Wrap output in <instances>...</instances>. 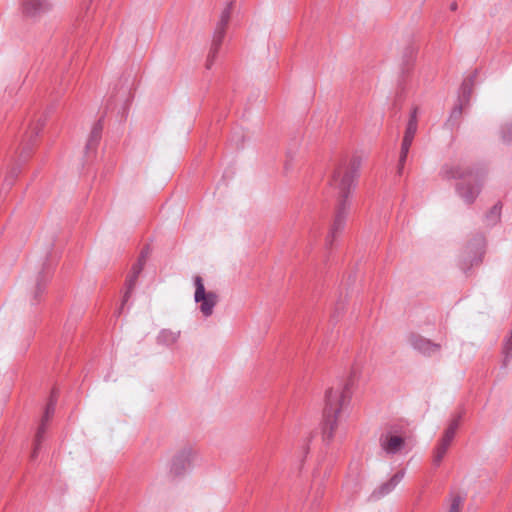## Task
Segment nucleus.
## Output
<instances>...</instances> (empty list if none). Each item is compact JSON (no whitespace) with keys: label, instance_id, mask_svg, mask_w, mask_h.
<instances>
[{"label":"nucleus","instance_id":"nucleus-2","mask_svg":"<svg viewBox=\"0 0 512 512\" xmlns=\"http://www.w3.org/2000/svg\"><path fill=\"white\" fill-rule=\"evenodd\" d=\"M353 382V376H351L344 386L331 388L326 392V405L322 422V438L326 443L331 442L334 438L339 414L350 401Z\"/></svg>","mask_w":512,"mask_h":512},{"label":"nucleus","instance_id":"nucleus-16","mask_svg":"<svg viewBox=\"0 0 512 512\" xmlns=\"http://www.w3.org/2000/svg\"><path fill=\"white\" fill-rule=\"evenodd\" d=\"M102 130H103V122H102V118H100L92 127L91 129V132H90V135H89V138L87 140V143H86V149L88 151L90 150H94L100 139H101V135H102Z\"/></svg>","mask_w":512,"mask_h":512},{"label":"nucleus","instance_id":"nucleus-15","mask_svg":"<svg viewBox=\"0 0 512 512\" xmlns=\"http://www.w3.org/2000/svg\"><path fill=\"white\" fill-rule=\"evenodd\" d=\"M404 476V469L396 472L387 482L383 483L376 491H374L373 496L379 498L389 494L403 480Z\"/></svg>","mask_w":512,"mask_h":512},{"label":"nucleus","instance_id":"nucleus-18","mask_svg":"<svg viewBox=\"0 0 512 512\" xmlns=\"http://www.w3.org/2000/svg\"><path fill=\"white\" fill-rule=\"evenodd\" d=\"M451 443L440 439L432 452V463L435 467L440 466Z\"/></svg>","mask_w":512,"mask_h":512},{"label":"nucleus","instance_id":"nucleus-22","mask_svg":"<svg viewBox=\"0 0 512 512\" xmlns=\"http://www.w3.org/2000/svg\"><path fill=\"white\" fill-rule=\"evenodd\" d=\"M501 210L502 205L500 202L496 203L486 214V219L489 222V224L494 225L496 224L501 216Z\"/></svg>","mask_w":512,"mask_h":512},{"label":"nucleus","instance_id":"nucleus-7","mask_svg":"<svg viewBox=\"0 0 512 512\" xmlns=\"http://www.w3.org/2000/svg\"><path fill=\"white\" fill-rule=\"evenodd\" d=\"M485 238L483 235H477L472 243H469L464 251L463 259L459 263V267L466 273L472 266L482 261L484 253Z\"/></svg>","mask_w":512,"mask_h":512},{"label":"nucleus","instance_id":"nucleus-20","mask_svg":"<svg viewBox=\"0 0 512 512\" xmlns=\"http://www.w3.org/2000/svg\"><path fill=\"white\" fill-rule=\"evenodd\" d=\"M473 88V77L465 79L460 88L458 101L464 105L468 104Z\"/></svg>","mask_w":512,"mask_h":512},{"label":"nucleus","instance_id":"nucleus-12","mask_svg":"<svg viewBox=\"0 0 512 512\" xmlns=\"http://www.w3.org/2000/svg\"><path fill=\"white\" fill-rule=\"evenodd\" d=\"M44 125L45 120L42 118H39L35 123L31 124L29 130L26 132V143L23 145L22 151L20 153L21 159L26 160L30 156L36 138L40 134Z\"/></svg>","mask_w":512,"mask_h":512},{"label":"nucleus","instance_id":"nucleus-11","mask_svg":"<svg viewBox=\"0 0 512 512\" xmlns=\"http://www.w3.org/2000/svg\"><path fill=\"white\" fill-rule=\"evenodd\" d=\"M53 275V269L50 264L44 263L42 269L38 272L33 287V301L32 304H36L40 301L41 295L44 293L47 283L50 281Z\"/></svg>","mask_w":512,"mask_h":512},{"label":"nucleus","instance_id":"nucleus-13","mask_svg":"<svg viewBox=\"0 0 512 512\" xmlns=\"http://www.w3.org/2000/svg\"><path fill=\"white\" fill-rule=\"evenodd\" d=\"M409 342L415 350L427 356L438 353L441 349L440 344L433 343L429 339L416 334L409 337Z\"/></svg>","mask_w":512,"mask_h":512},{"label":"nucleus","instance_id":"nucleus-9","mask_svg":"<svg viewBox=\"0 0 512 512\" xmlns=\"http://www.w3.org/2000/svg\"><path fill=\"white\" fill-rule=\"evenodd\" d=\"M145 261H146V254L144 252H141L137 262L133 264L129 275L127 276L126 291H125L123 299H122L121 307L118 310V314L122 313L124 305L128 302V300L134 290V287L136 285L138 276L140 275V273L143 270Z\"/></svg>","mask_w":512,"mask_h":512},{"label":"nucleus","instance_id":"nucleus-25","mask_svg":"<svg viewBox=\"0 0 512 512\" xmlns=\"http://www.w3.org/2000/svg\"><path fill=\"white\" fill-rule=\"evenodd\" d=\"M464 502V499L459 495H454L451 498V504L448 512H460L461 506Z\"/></svg>","mask_w":512,"mask_h":512},{"label":"nucleus","instance_id":"nucleus-29","mask_svg":"<svg viewBox=\"0 0 512 512\" xmlns=\"http://www.w3.org/2000/svg\"><path fill=\"white\" fill-rule=\"evenodd\" d=\"M457 8H458V5H457V3H456V2H452V3L450 4V10H451V11H456V10H457Z\"/></svg>","mask_w":512,"mask_h":512},{"label":"nucleus","instance_id":"nucleus-14","mask_svg":"<svg viewBox=\"0 0 512 512\" xmlns=\"http://www.w3.org/2000/svg\"><path fill=\"white\" fill-rule=\"evenodd\" d=\"M191 456L192 450L190 448H185L177 453L172 459L170 468L171 473L176 476L183 474L190 465Z\"/></svg>","mask_w":512,"mask_h":512},{"label":"nucleus","instance_id":"nucleus-19","mask_svg":"<svg viewBox=\"0 0 512 512\" xmlns=\"http://www.w3.org/2000/svg\"><path fill=\"white\" fill-rule=\"evenodd\" d=\"M461 419H462L461 413L454 416L453 419L449 422L448 427L445 429V431L440 439L452 443V441L455 437L456 431L459 428Z\"/></svg>","mask_w":512,"mask_h":512},{"label":"nucleus","instance_id":"nucleus-8","mask_svg":"<svg viewBox=\"0 0 512 512\" xmlns=\"http://www.w3.org/2000/svg\"><path fill=\"white\" fill-rule=\"evenodd\" d=\"M55 407H56V398L54 397V394H52L47 405H46L44 415L41 419V423H40L38 430L36 432V435H35L34 448H33L32 454H31L32 460L36 459V457L38 455V452L41 447V443L44 439V434L46 431L47 423L53 416V414L55 412Z\"/></svg>","mask_w":512,"mask_h":512},{"label":"nucleus","instance_id":"nucleus-27","mask_svg":"<svg viewBox=\"0 0 512 512\" xmlns=\"http://www.w3.org/2000/svg\"><path fill=\"white\" fill-rule=\"evenodd\" d=\"M503 138L506 141H512V122L504 127Z\"/></svg>","mask_w":512,"mask_h":512},{"label":"nucleus","instance_id":"nucleus-23","mask_svg":"<svg viewBox=\"0 0 512 512\" xmlns=\"http://www.w3.org/2000/svg\"><path fill=\"white\" fill-rule=\"evenodd\" d=\"M463 107H464V104L459 102V104H457L452 109V111L450 113V117L448 119V123H451L452 126L457 124L458 120L461 118Z\"/></svg>","mask_w":512,"mask_h":512},{"label":"nucleus","instance_id":"nucleus-4","mask_svg":"<svg viewBox=\"0 0 512 512\" xmlns=\"http://www.w3.org/2000/svg\"><path fill=\"white\" fill-rule=\"evenodd\" d=\"M408 435L405 431L391 426L379 437L382 451L389 456L401 454L407 448Z\"/></svg>","mask_w":512,"mask_h":512},{"label":"nucleus","instance_id":"nucleus-10","mask_svg":"<svg viewBox=\"0 0 512 512\" xmlns=\"http://www.w3.org/2000/svg\"><path fill=\"white\" fill-rule=\"evenodd\" d=\"M52 5L47 0H21V10L25 17L38 19L48 13Z\"/></svg>","mask_w":512,"mask_h":512},{"label":"nucleus","instance_id":"nucleus-3","mask_svg":"<svg viewBox=\"0 0 512 512\" xmlns=\"http://www.w3.org/2000/svg\"><path fill=\"white\" fill-rule=\"evenodd\" d=\"M445 177L460 179L456 185L459 197L468 205L475 202L483 187L487 171L484 168H464L460 165L445 167Z\"/></svg>","mask_w":512,"mask_h":512},{"label":"nucleus","instance_id":"nucleus-6","mask_svg":"<svg viewBox=\"0 0 512 512\" xmlns=\"http://www.w3.org/2000/svg\"><path fill=\"white\" fill-rule=\"evenodd\" d=\"M195 294L194 300L200 303L199 309L203 316L209 317L213 314L214 307L218 303V295L215 292H206L203 279L200 276L194 277Z\"/></svg>","mask_w":512,"mask_h":512},{"label":"nucleus","instance_id":"nucleus-17","mask_svg":"<svg viewBox=\"0 0 512 512\" xmlns=\"http://www.w3.org/2000/svg\"><path fill=\"white\" fill-rule=\"evenodd\" d=\"M417 116H416V109L412 112L410 119L408 121L402 144L411 146L412 142L414 140L415 134L417 132Z\"/></svg>","mask_w":512,"mask_h":512},{"label":"nucleus","instance_id":"nucleus-28","mask_svg":"<svg viewBox=\"0 0 512 512\" xmlns=\"http://www.w3.org/2000/svg\"><path fill=\"white\" fill-rule=\"evenodd\" d=\"M406 56H407L406 64L409 65L414 59L415 49L413 47H409L407 49Z\"/></svg>","mask_w":512,"mask_h":512},{"label":"nucleus","instance_id":"nucleus-26","mask_svg":"<svg viewBox=\"0 0 512 512\" xmlns=\"http://www.w3.org/2000/svg\"><path fill=\"white\" fill-rule=\"evenodd\" d=\"M20 169L18 167H13L5 177L4 183L7 186H11L14 183L15 178L19 174Z\"/></svg>","mask_w":512,"mask_h":512},{"label":"nucleus","instance_id":"nucleus-5","mask_svg":"<svg viewBox=\"0 0 512 512\" xmlns=\"http://www.w3.org/2000/svg\"><path fill=\"white\" fill-rule=\"evenodd\" d=\"M232 11V2L228 3L227 6L223 9L220 15V19L215 27L212 44L210 48V52L207 57L206 61V67L207 69H210L217 57L218 51L221 47V44L223 42L226 28L230 20Z\"/></svg>","mask_w":512,"mask_h":512},{"label":"nucleus","instance_id":"nucleus-1","mask_svg":"<svg viewBox=\"0 0 512 512\" xmlns=\"http://www.w3.org/2000/svg\"><path fill=\"white\" fill-rule=\"evenodd\" d=\"M359 163L354 160H342L339 162L332 174L330 186L337 191L338 204L332 225L327 234L325 244L328 248L333 246L334 241L344 230L346 219L350 210L348 197L357 176Z\"/></svg>","mask_w":512,"mask_h":512},{"label":"nucleus","instance_id":"nucleus-21","mask_svg":"<svg viewBox=\"0 0 512 512\" xmlns=\"http://www.w3.org/2000/svg\"><path fill=\"white\" fill-rule=\"evenodd\" d=\"M179 334V332L164 329L159 333L157 340L161 344L172 345L178 340Z\"/></svg>","mask_w":512,"mask_h":512},{"label":"nucleus","instance_id":"nucleus-24","mask_svg":"<svg viewBox=\"0 0 512 512\" xmlns=\"http://www.w3.org/2000/svg\"><path fill=\"white\" fill-rule=\"evenodd\" d=\"M410 147L411 146H408V145H405V144L401 145V151H400V157H399V165H398V173L399 174L402 173V170H403V167H404V164H405V161H406V158H407V155H408Z\"/></svg>","mask_w":512,"mask_h":512}]
</instances>
